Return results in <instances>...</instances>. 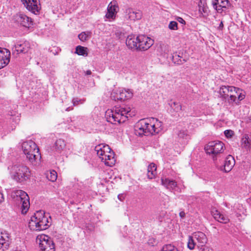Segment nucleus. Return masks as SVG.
Masks as SVG:
<instances>
[{
    "label": "nucleus",
    "instance_id": "nucleus-1",
    "mask_svg": "<svg viewBox=\"0 0 251 251\" xmlns=\"http://www.w3.org/2000/svg\"><path fill=\"white\" fill-rule=\"evenodd\" d=\"M163 128L162 123L155 118L140 120L135 126V133L138 136H148L159 133Z\"/></svg>",
    "mask_w": 251,
    "mask_h": 251
},
{
    "label": "nucleus",
    "instance_id": "nucleus-2",
    "mask_svg": "<svg viewBox=\"0 0 251 251\" xmlns=\"http://www.w3.org/2000/svg\"><path fill=\"white\" fill-rule=\"evenodd\" d=\"M129 117H131V114L130 108L127 106L115 107L105 112L107 121L112 124L124 123Z\"/></svg>",
    "mask_w": 251,
    "mask_h": 251
},
{
    "label": "nucleus",
    "instance_id": "nucleus-3",
    "mask_svg": "<svg viewBox=\"0 0 251 251\" xmlns=\"http://www.w3.org/2000/svg\"><path fill=\"white\" fill-rule=\"evenodd\" d=\"M50 225L49 217L45 215L43 211H36L32 216L28 223V226L32 230L41 231L48 228Z\"/></svg>",
    "mask_w": 251,
    "mask_h": 251
},
{
    "label": "nucleus",
    "instance_id": "nucleus-4",
    "mask_svg": "<svg viewBox=\"0 0 251 251\" xmlns=\"http://www.w3.org/2000/svg\"><path fill=\"white\" fill-rule=\"evenodd\" d=\"M95 151L101 161L107 166L111 167L116 162L114 152L107 145L100 144L95 147Z\"/></svg>",
    "mask_w": 251,
    "mask_h": 251
},
{
    "label": "nucleus",
    "instance_id": "nucleus-5",
    "mask_svg": "<svg viewBox=\"0 0 251 251\" xmlns=\"http://www.w3.org/2000/svg\"><path fill=\"white\" fill-rule=\"evenodd\" d=\"M12 178L18 182H23L28 179L31 176L29 169L22 164L15 165L11 168Z\"/></svg>",
    "mask_w": 251,
    "mask_h": 251
},
{
    "label": "nucleus",
    "instance_id": "nucleus-6",
    "mask_svg": "<svg viewBox=\"0 0 251 251\" xmlns=\"http://www.w3.org/2000/svg\"><path fill=\"white\" fill-rule=\"evenodd\" d=\"M207 242L206 235L201 231L195 232L192 235L189 236L187 247L191 250H194L197 245L199 248L203 247Z\"/></svg>",
    "mask_w": 251,
    "mask_h": 251
},
{
    "label": "nucleus",
    "instance_id": "nucleus-7",
    "mask_svg": "<svg viewBox=\"0 0 251 251\" xmlns=\"http://www.w3.org/2000/svg\"><path fill=\"white\" fill-rule=\"evenodd\" d=\"M224 144L219 141L209 142L205 147L204 149L207 154L211 156L213 160L217 159L218 154L224 151Z\"/></svg>",
    "mask_w": 251,
    "mask_h": 251
},
{
    "label": "nucleus",
    "instance_id": "nucleus-8",
    "mask_svg": "<svg viewBox=\"0 0 251 251\" xmlns=\"http://www.w3.org/2000/svg\"><path fill=\"white\" fill-rule=\"evenodd\" d=\"M16 201L22 204V213L25 214L29 207V198L25 191L18 190L14 192Z\"/></svg>",
    "mask_w": 251,
    "mask_h": 251
},
{
    "label": "nucleus",
    "instance_id": "nucleus-9",
    "mask_svg": "<svg viewBox=\"0 0 251 251\" xmlns=\"http://www.w3.org/2000/svg\"><path fill=\"white\" fill-rule=\"evenodd\" d=\"M36 242L42 251H55V246L50 238L45 234L37 236Z\"/></svg>",
    "mask_w": 251,
    "mask_h": 251
},
{
    "label": "nucleus",
    "instance_id": "nucleus-10",
    "mask_svg": "<svg viewBox=\"0 0 251 251\" xmlns=\"http://www.w3.org/2000/svg\"><path fill=\"white\" fill-rule=\"evenodd\" d=\"M138 39V50L145 51L150 49L154 44V40L144 35L137 36Z\"/></svg>",
    "mask_w": 251,
    "mask_h": 251
},
{
    "label": "nucleus",
    "instance_id": "nucleus-11",
    "mask_svg": "<svg viewBox=\"0 0 251 251\" xmlns=\"http://www.w3.org/2000/svg\"><path fill=\"white\" fill-rule=\"evenodd\" d=\"M24 6L30 12L37 15L41 9L39 0H21Z\"/></svg>",
    "mask_w": 251,
    "mask_h": 251
},
{
    "label": "nucleus",
    "instance_id": "nucleus-12",
    "mask_svg": "<svg viewBox=\"0 0 251 251\" xmlns=\"http://www.w3.org/2000/svg\"><path fill=\"white\" fill-rule=\"evenodd\" d=\"M30 49V44L29 42L25 41L23 43H17L12 48V51L13 53H25L28 51Z\"/></svg>",
    "mask_w": 251,
    "mask_h": 251
},
{
    "label": "nucleus",
    "instance_id": "nucleus-13",
    "mask_svg": "<svg viewBox=\"0 0 251 251\" xmlns=\"http://www.w3.org/2000/svg\"><path fill=\"white\" fill-rule=\"evenodd\" d=\"M10 58V51L6 48H0V69L9 63Z\"/></svg>",
    "mask_w": 251,
    "mask_h": 251
},
{
    "label": "nucleus",
    "instance_id": "nucleus-14",
    "mask_svg": "<svg viewBox=\"0 0 251 251\" xmlns=\"http://www.w3.org/2000/svg\"><path fill=\"white\" fill-rule=\"evenodd\" d=\"M125 14L126 18L133 21L140 20L142 17L141 11L135 10L132 8H126L125 10Z\"/></svg>",
    "mask_w": 251,
    "mask_h": 251
},
{
    "label": "nucleus",
    "instance_id": "nucleus-15",
    "mask_svg": "<svg viewBox=\"0 0 251 251\" xmlns=\"http://www.w3.org/2000/svg\"><path fill=\"white\" fill-rule=\"evenodd\" d=\"M234 89V86H222L219 90V94L220 97L225 100H227L233 97L232 91Z\"/></svg>",
    "mask_w": 251,
    "mask_h": 251
},
{
    "label": "nucleus",
    "instance_id": "nucleus-16",
    "mask_svg": "<svg viewBox=\"0 0 251 251\" xmlns=\"http://www.w3.org/2000/svg\"><path fill=\"white\" fill-rule=\"evenodd\" d=\"M15 19L17 22L25 27H29L32 25V19L24 14H17Z\"/></svg>",
    "mask_w": 251,
    "mask_h": 251
},
{
    "label": "nucleus",
    "instance_id": "nucleus-17",
    "mask_svg": "<svg viewBox=\"0 0 251 251\" xmlns=\"http://www.w3.org/2000/svg\"><path fill=\"white\" fill-rule=\"evenodd\" d=\"M118 9L119 7L116 1H111L108 5L107 12L105 15V17L109 19H114Z\"/></svg>",
    "mask_w": 251,
    "mask_h": 251
},
{
    "label": "nucleus",
    "instance_id": "nucleus-18",
    "mask_svg": "<svg viewBox=\"0 0 251 251\" xmlns=\"http://www.w3.org/2000/svg\"><path fill=\"white\" fill-rule=\"evenodd\" d=\"M22 149L25 155H29V153L31 151L37 153V146L31 140L24 142L22 144Z\"/></svg>",
    "mask_w": 251,
    "mask_h": 251
},
{
    "label": "nucleus",
    "instance_id": "nucleus-19",
    "mask_svg": "<svg viewBox=\"0 0 251 251\" xmlns=\"http://www.w3.org/2000/svg\"><path fill=\"white\" fill-rule=\"evenodd\" d=\"M232 95H233V97H231V99L228 100L229 102H235L237 103L238 101L243 100L245 97V95L242 93V90L235 87L233 89Z\"/></svg>",
    "mask_w": 251,
    "mask_h": 251
},
{
    "label": "nucleus",
    "instance_id": "nucleus-20",
    "mask_svg": "<svg viewBox=\"0 0 251 251\" xmlns=\"http://www.w3.org/2000/svg\"><path fill=\"white\" fill-rule=\"evenodd\" d=\"M235 161L234 157L232 156L229 155L226 157L225 160L223 168L222 167L221 170L226 173H228L232 170L235 165Z\"/></svg>",
    "mask_w": 251,
    "mask_h": 251
},
{
    "label": "nucleus",
    "instance_id": "nucleus-21",
    "mask_svg": "<svg viewBox=\"0 0 251 251\" xmlns=\"http://www.w3.org/2000/svg\"><path fill=\"white\" fill-rule=\"evenodd\" d=\"M29 155H26V156L27 159L32 165L36 166L39 163L41 156L38 147L37 153L33 151H31L29 153Z\"/></svg>",
    "mask_w": 251,
    "mask_h": 251
},
{
    "label": "nucleus",
    "instance_id": "nucleus-22",
    "mask_svg": "<svg viewBox=\"0 0 251 251\" xmlns=\"http://www.w3.org/2000/svg\"><path fill=\"white\" fill-rule=\"evenodd\" d=\"M126 45L129 49L138 50L137 36L135 37L133 35L128 36L126 40Z\"/></svg>",
    "mask_w": 251,
    "mask_h": 251
},
{
    "label": "nucleus",
    "instance_id": "nucleus-23",
    "mask_svg": "<svg viewBox=\"0 0 251 251\" xmlns=\"http://www.w3.org/2000/svg\"><path fill=\"white\" fill-rule=\"evenodd\" d=\"M212 4L213 8L217 11H223V8H226L229 4L228 0H212Z\"/></svg>",
    "mask_w": 251,
    "mask_h": 251
},
{
    "label": "nucleus",
    "instance_id": "nucleus-24",
    "mask_svg": "<svg viewBox=\"0 0 251 251\" xmlns=\"http://www.w3.org/2000/svg\"><path fill=\"white\" fill-rule=\"evenodd\" d=\"M9 245V237L6 232L0 233V249L4 251L7 249Z\"/></svg>",
    "mask_w": 251,
    "mask_h": 251
},
{
    "label": "nucleus",
    "instance_id": "nucleus-25",
    "mask_svg": "<svg viewBox=\"0 0 251 251\" xmlns=\"http://www.w3.org/2000/svg\"><path fill=\"white\" fill-rule=\"evenodd\" d=\"M212 214L215 220L218 222L224 224H226L228 222L229 219L228 217L222 214L219 211L216 209H212L211 211Z\"/></svg>",
    "mask_w": 251,
    "mask_h": 251
},
{
    "label": "nucleus",
    "instance_id": "nucleus-26",
    "mask_svg": "<svg viewBox=\"0 0 251 251\" xmlns=\"http://www.w3.org/2000/svg\"><path fill=\"white\" fill-rule=\"evenodd\" d=\"M133 96L132 92L129 89H123L120 91L117 96V99L121 100H125L132 98Z\"/></svg>",
    "mask_w": 251,
    "mask_h": 251
},
{
    "label": "nucleus",
    "instance_id": "nucleus-27",
    "mask_svg": "<svg viewBox=\"0 0 251 251\" xmlns=\"http://www.w3.org/2000/svg\"><path fill=\"white\" fill-rule=\"evenodd\" d=\"M161 184L167 189L169 190L174 189L177 186V183L175 180H170L169 178H161Z\"/></svg>",
    "mask_w": 251,
    "mask_h": 251
},
{
    "label": "nucleus",
    "instance_id": "nucleus-28",
    "mask_svg": "<svg viewBox=\"0 0 251 251\" xmlns=\"http://www.w3.org/2000/svg\"><path fill=\"white\" fill-rule=\"evenodd\" d=\"M157 52L158 55L166 57L169 52V46L165 44H161L157 49Z\"/></svg>",
    "mask_w": 251,
    "mask_h": 251
},
{
    "label": "nucleus",
    "instance_id": "nucleus-29",
    "mask_svg": "<svg viewBox=\"0 0 251 251\" xmlns=\"http://www.w3.org/2000/svg\"><path fill=\"white\" fill-rule=\"evenodd\" d=\"M156 175V166L155 164L151 163L148 167L147 176L148 178L151 179L155 177Z\"/></svg>",
    "mask_w": 251,
    "mask_h": 251
},
{
    "label": "nucleus",
    "instance_id": "nucleus-30",
    "mask_svg": "<svg viewBox=\"0 0 251 251\" xmlns=\"http://www.w3.org/2000/svg\"><path fill=\"white\" fill-rule=\"evenodd\" d=\"M66 147L65 142L62 139L56 140L54 144V150L58 153H60Z\"/></svg>",
    "mask_w": 251,
    "mask_h": 251
},
{
    "label": "nucleus",
    "instance_id": "nucleus-31",
    "mask_svg": "<svg viewBox=\"0 0 251 251\" xmlns=\"http://www.w3.org/2000/svg\"><path fill=\"white\" fill-rule=\"evenodd\" d=\"M88 49L86 47L78 46L76 47L75 53L79 55L87 56L88 55Z\"/></svg>",
    "mask_w": 251,
    "mask_h": 251
},
{
    "label": "nucleus",
    "instance_id": "nucleus-32",
    "mask_svg": "<svg viewBox=\"0 0 251 251\" xmlns=\"http://www.w3.org/2000/svg\"><path fill=\"white\" fill-rule=\"evenodd\" d=\"M47 179L50 181H55L57 177V174L56 171L52 170L47 173L46 176Z\"/></svg>",
    "mask_w": 251,
    "mask_h": 251
},
{
    "label": "nucleus",
    "instance_id": "nucleus-33",
    "mask_svg": "<svg viewBox=\"0 0 251 251\" xmlns=\"http://www.w3.org/2000/svg\"><path fill=\"white\" fill-rule=\"evenodd\" d=\"M172 60L175 64L177 65L182 64L187 61L184 59H181V57L180 55L176 54L172 56Z\"/></svg>",
    "mask_w": 251,
    "mask_h": 251
},
{
    "label": "nucleus",
    "instance_id": "nucleus-34",
    "mask_svg": "<svg viewBox=\"0 0 251 251\" xmlns=\"http://www.w3.org/2000/svg\"><path fill=\"white\" fill-rule=\"evenodd\" d=\"M242 145L245 148L250 147L251 142L247 135H245L241 140Z\"/></svg>",
    "mask_w": 251,
    "mask_h": 251
},
{
    "label": "nucleus",
    "instance_id": "nucleus-35",
    "mask_svg": "<svg viewBox=\"0 0 251 251\" xmlns=\"http://www.w3.org/2000/svg\"><path fill=\"white\" fill-rule=\"evenodd\" d=\"M178 138L180 139L187 140L188 138L189 135L188 132L186 130H180L177 133Z\"/></svg>",
    "mask_w": 251,
    "mask_h": 251
},
{
    "label": "nucleus",
    "instance_id": "nucleus-36",
    "mask_svg": "<svg viewBox=\"0 0 251 251\" xmlns=\"http://www.w3.org/2000/svg\"><path fill=\"white\" fill-rule=\"evenodd\" d=\"M170 105L172 108L177 112L182 110V106L178 102H173L170 104Z\"/></svg>",
    "mask_w": 251,
    "mask_h": 251
},
{
    "label": "nucleus",
    "instance_id": "nucleus-37",
    "mask_svg": "<svg viewBox=\"0 0 251 251\" xmlns=\"http://www.w3.org/2000/svg\"><path fill=\"white\" fill-rule=\"evenodd\" d=\"M161 251H178L177 249L171 244L164 246Z\"/></svg>",
    "mask_w": 251,
    "mask_h": 251
},
{
    "label": "nucleus",
    "instance_id": "nucleus-38",
    "mask_svg": "<svg viewBox=\"0 0 251 251\" xmlns=\"http://www.w3.org/2000/svg\"><path fill=\"white\" fill-rule=\"evenodd\" d=\"M90 34V32H82L78 35V37L81 41H85Z\"/></svg>",
    "mask_w": 251,
    "mask_h": 251
},
{
    "label": "nucleus",
    "instance_id": "nucleus-39",
    "mask_svg": "<svg viewBox=\"0 0 251 251\" xmlns=\"http://www.w3.org/2000/svg\"><path fill=\"white\" fill-rule=\"evenodd\" d=\"M168 28L170 30H176L178 29V24L176 21H171L168 25Z\"/></svg>",
    "mask_w": 251,
    "mask_h": 251
},
{
    "label": "nucleus",
    "instance_id": "nucleus-40",
    "mask_svg": "<svg viewBox=\"0 0 251 251\" xmlns=\"http://www.w3.org/2000/svg\"><path fill=\"white\" fill-rule=\"evenodd\" d=\"M224 133L226 137L229 138L233 135V132L231 130H226L225 131Z\"/></svg>",
    "mask_w": 251,
    "mask_h": 251
},
{
    "label": "nucleus",
    "instance_id": "nucleus-41",
    "mask_svg": "<svg viewBox=\"0 0 251 251\" xmlns=\"http://www.w3.org/2000/svg\"><path fill=\"white\" fill-rule=\"evenodd\" d=\"M175 19L177 22H179V23L183 25H185L186 24L185 20L181 17L177 16L175 17Z\"/></svg>",
    "mask_w": 251,
    "mask_h": 251
},
{
    "label": "nucleus",
    "instance_id": "nucleus-42",
    "mask_svg": "<svg viewBox=\"0 0 251 251\" xmlns=\"http://www.w3.org/2000/svg\"><path fill=\"white\" fill-rule=\"evenodd\" d=\"M118 199L121 201H123L125 199V195L124 194H119L118 196Z\"/></svg>",
    "mask_w": 251,
    "mask_h": 251
},
{
    "label": "nucleus",
    "instance_id": "nucleus-43",
    "mask_svg": "<svg viewBox=\"0 0 251 251\" xmlns=\"http://www.w3.org/2000/svg\"><path fill=\"white\" fill-rule=\"evenodd\" d=\"M4 201V198L2 193L0 192V204Z\"/></svg>",
    "mask_w": 251,
    "mask_h": 251
},
{
    "label": "nucleus",
    "instance_id": "nucleus-44",
    "mask_svg": "<svg viewBox=\"0 0 251 251\" xmlns=\"http://www.w3.org/2000/svg\"><path fill=\"white\" fill-rule=\"evenodd\" d=\"M179 216L181 218H183L185 216V213L184 211H181L179 213Z\"/></svg>",
    "mask_w": 251,
    "mask_h": 251
},
{
    "label": "nucleus",
    "instance_id": "nucleus-45",
    "mask_svg": "<svg viewBox=\"0 0 251 251\" xmlns=\"http://www.w3.org/2000/svg\"><path fill=\"white\" fill-rule=\"evenodd\" d=\"M84 74L86 75H91L92 74V72L90 70H87L86 71L84 72Z\"/></svg>",
    "mask_w": 251,
    "mask_h": 251
},
{
    "label": "nucleus",
    "instance_id": "nucleus-46",
    "mask_svg": "<svg viewBox=\"0 0 251 251\" xmlns=\"http://www.w3.org/2000/svg\"><path fill=\"white\" fill-rule=\"evenodd\" d=\"M223 27H224L223 23V22H221L220 23V25H219V29H222Z\"/></svg>",
    "mask_w": 251,
    "mask_h": 251
},
{
    "label": "nucleus",
    "instance_id": "nucleus-47",
    "mask_svg": "<svg viewBox=\"0 0 251 251\" xmlns=\"http://www.w3.org/2000/svg\"><path fill=\"white\" fill-rule=\"evenodd\" d=\"M79 102V101L78 100H73V104L74 105H77Z\"/></svg>",
    "mask_w": 251,
    "mask_h": 251
},
{
    "label": "nucleus",
    "instance_id": "nucleus-48",
    "mask_svg": "<svg viewBox=\"0 0 251 251\" xmlns=\"http://www.w3.org/2000/svg\"><path fill=\"white\" fill-rule=\"evenodd\" d=\"M68 109H69L68 108H67L66 110V111H68V110H68Z\"/></svg>",
    "mask_w": 251,
    "mask_h": 251
},
{
    "label": "nucleus",
    "instance_id": "nucleus-49",
    "mask_svg": "<svg viewBox=\"0 0 251 251\" xmlns=\"http://www.w3.org/2000/svg\"><path fill=\"white\" fill-rule=\"evenodd\" d=\"M250 120L251 122V117L250 118Z\"/></svg>",
    "mask_w": 251,
    "mask_h": 251
}]
</instances>
